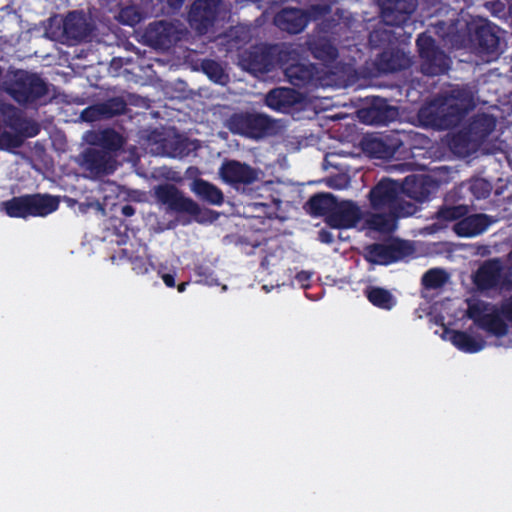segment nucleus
<instances>
[{
    "instance_id": "57",
    "label": "nucleus",
    "mask_w": 512,
    "mask_h": 512,
    "mask_svg": "<svg viewBox=\"0 0 512 512\" xmlns=\"http://www.w3.org/2000/svg\"><path fill=\"white\" fill-rule=\"evenodd\" d=\"M188 284H189L188 282H182V283L178 284V286H177L178 292H180V293L184 292L186 289V286Z\"/></svg>"
},
{
    "instance_id": "30",
    "label": "nucleus",
    "mask_w": 512,
    "mask_h": 512,
    "mask_svg": "<svg viewBox=\"0 0 512 512\" xmlns=\"http://www.w3.org/2000/svg\"><path fill=\"white\" fill-rule=\"evenodd\" d=\"M112 159L113 156L108 151H103L96 147L88 148L83 153V165L94 174L107 172L108 164Z\"/></svg>"
},
{
    "instance_id": "18",
    "label": "nucleus",
    "mask_w": 512,
    "mask_h": 512,
    "mask_svg": "<svg viewBox=\"0 0 512 512\" xmlns=\"http://www.w3.org/2000/svg\"><path fill=\"white\" fill-rule=\"evenodd\" d=\"M219 175L225 183L230 185H251L258 179L255 168L237 160H225L219 169Z\"/></svg>"
},
{
    "instance_id": "3",
    "label": "nucleus",
    "mask_w": 512,
    "mask_h": 512,
    "mask_svg": "<svg viewBox=\"0 0 512 512\" xmlns=\"http://www.w3.org/2000/svg\"><path fill=\"white\" fill-rule=\"evenodd\" d=\"M60 199L48 193L15 196L2 203L5 213L12 218L46 217L58 210Z\"/></svg>"
},
{
    "instance_id": "22",
    "label": "nucleus",
    "mask_w": 512,
    "mask_h": 512,
    "mask_svg": "<svg viewBox=\"0 0 512 512\" xmlns=\"http://www.w3.org/2000/svg\"><path fill=\"white\" fill-rule=\"evenodd\" d=\"M302 95L293 88L277 87L270 90L265 97V104L274 111L288 112L300 103Z\"/></svg>"
},
{
    "instance_id": "23",
    "label": "nucleus",
    "mask_w": 512,
    "mask_h": 512,
    "mask_svg": "<svg viewBox=\"0 0 512 512\" xmlns=\"http://www.w3.org/2000/svg\"><path fill=\"white\" fill-rule=\"evenodd\" d=\"M492 224L490 216L486 214H467L453 226V231L459 237H474L484 233Z\"/></svg>"
},
{
    "instance_id": "19",
    "label": "nucleus",
    "mask_w": 512,
    "mask_h": 512,
    "mask_svg": "<svg viewBox=\"0 0 512 512\" xmlns=\"http://www.w3.org/2000/svg\"><path fill=\"white\" fill-rule=\"evenodd\" d=\"M417 0H382L381 14L389 26H402L416 10Z\"/></svg>"
},
{
    "instance_id": "48",
    "label": "nucleus",
    "mask_w": 512,
    "mask_h": 512,
    "mask_svg": "<svg viewBox=\"0 0 512 512\" xmlns=\"http://www.w3.org/2000/svg\"><path fill=\"white\" fill-rule=\"evenodd\" d=\"M195 275L198 278L197 282L199 283H204L209 286L217 284L214 272L209 267L203 265L197 266L195 268Z\"/></svg>"
},
{
    "instance_id": "53",
    "label": "nucleus",
    "mask_w": 512,
    "mask_h": 512,
    "mask_svg": "<svg viewBox=\"0 0 512 512\" xmlns=\"http://www.w3.org/2000/svg\"><path fill=\"white\" fill-rule=\"evenodd\" d=\"M161 278L163 280V282L165 283V285L169 288H174L176 283H175V274H172V273H164L161 275Z\"/></svg>"
},
{
    "instance_id": "12",
    "label": "nucleus",
    "mask_w": 512,
    "mask_h": 512,
    "mask_svg": "<svg viewBox=\"0 0 512 512\" xmlns=\"http://www.w3.org/2000/svg\"><path fill=\"white\" fill-rule=\"evenodd\" d=\"M94 30L95 25L83 11H71L63 21V37L69 45L87 41Z\"/></svg>"
},
{
    "instance_id": "55",
    "label": "nucleus",
    "mask_w": 512,
    "mask_h": 512,
    "mask_svg": "<svg viewBox=\"0 0 512 512\" xmlns=\"http://www.w3.org/2000/svg\"><path fill=\"white\" fill-rule=\"evenodd\" d=\"M135 212H136V210H135L134 206H132L131 204H125L121 208V213L125 217H131L135 214Z\"/></svg>"
},
{
    "instance_id": "42",
    "label": "nucleus",
    "mask_w": 512,
    "mask_h": 512,
    "mask_svg": "<svg viewBox=\"0 0 512 512\" xmlns=\"http://www.w3.org/2000/svg\"><path fill=\"white\" fill-rule=\"evenodd\" d=\"M26 136L18 132H0V150L12 151L13 149L19 148L23 145Z\"/></svg>"
},
{
    "instance_id": "10",
    "label": "nucleus",
    "mask_w": 512,
    "mask_h": 512,
    "mask_svg": "<svg viewBox=\"0 0 512 512\" xmlns=\"http://www.w3.org/2000/svg\"><path fill=\"white\" fill-rule=\"evenodd\" d=\"M496 127V119L489 114L474 115L468 124L452 138L453 147L482 144Z\"/></svg>"
},
{
    "instance_id": "41",
    "label": "nucleus",
    "mask_w": 512,
    "mask_h": 512,
    "mask_svg": "<svg viewBox=\"0 0 512 512\" xmlns=\"http://www.w3.org/2000/svg\"><path fill=\"white\" fill-rule=\"evenodd\" d=\"M468 213L466 205L444 206L437 212V218L444 221H459Z\"/></svg>"
},
{
    "instance_id": "16",
    "label": "nucleus",
    "mask_w": 512,
    "mask_h": 512,
    "mask_svg": "<svg viewBox=\"0 0 512 512\" xmlns=\"http://www.w3.org/2000/svg\"><path fill=\"white\" fill-rule=\"evenodd\" d=\"M297 57L298 53L296 52L293 60H288L286 64H279L288 82L298 88L315 84L318 74L316 66L312 63L299 62Z\"/></svg>"
},
{
    "instance_id": "60",
    "label": "nucleus",
    "mask_w": 512,
    "mask_h": 512,
    "mask_svg": "<svg viewBox=\"0 0 512 512\" xmlns=\"http://www.w3.org/2000/svg\"><path fill=\"white\" fill-rule=\"evenodd\" d=\"M176 1L181 4L184 0H176Z\"/></svg>"
},
{
    "instance_id": "40",
    "label": "nucleus",
    "mask_w": 512,
    "mask_h": 512,
    "mask_svg": "<svg viewBox=\"0 0 512 512\" xmlns=\"http://www.w3.org/2000/svg\"><path fill=\"white\" fill-rule=\"evenodd\" d=\"M118 19L123 25L134 27L142 21L143 15L139 7L129 5L120 10Z\"/></svg>"
},
{
    "instance_id": "20",
    "label": "nucleus",
    "mask_w": 512,
    "mask_h": 512,
    "mask_svg": "<svg viewBox=\"0 0 512 512\" xmlns=\"http://www.w3.org/2000/svg\"><path fill=\"white\" fill-rule=\"evenodd\" d=\"M361 218V210L353 201L337 200L335 208L328 216L327 224L335 229H349L355 227Z\"/></svg>"
},
{
    "instance_id": "14",
    "label": "nucleus",
    "mask_w": 512,
    "mask_h": 512,
    "mask_svg": "<svg viewBox=\"0 0 512 512\" xmlns=\"http://www.w3.org/2000/svg\"><path fill=\"white\" fill-rule=\"evenodd\" d=\"M398 116V109L381 97H374L370 103L358 110L360 121L367 125H387Z\"/></svg>"
},
{
    "instance_id": "9",
    "label": "nucleus",
    "mask_w": 512,
    "mask_h": 512,
    "mask_svg": "<svg viewBox=\"0 0 512 512\" xmlns=\"http://www.w3.org/2000/svg\"><path fill=\"white\" fill-rule=\"evenodd\" d=\"M468 42L481 55L497 58L500 54L501 29L488 20L468 25Z\"/></svg>"
},
{
    "instance_id": "5",
    "label": "nucleus",
    "mask_w": 512,
    "mask_h": 512,
    "mask_svg": "<svg viewBox=\"0 0 512 512\" xmlns=\"http://www.w3.org/2000/svg\"><path fill=\"white\" fill-rule=\"evenodd\" d=\"M476 288L481 291H511L512 271L500 258L483 261L472 277Z\"/></svg>"
},
{
    "instance_id": "26",
    "label": "nucleus",
    "mask_w": 512,
    "mask_h": 512,
    "mask_svg": "<svg viewBox=\"0 0 512 512\" xmlns=\"http://www.w3.org/2000/svg\"><path fill=\"white\" fill-rule=\"evenodd\" d=\"M146 35L149 41L159 48H170L177 40L175 26L164 20L150 24Z\"/></svg>"
},
{
    "instance_id": "28",
    "label": "nucleus",
    "mask_w": 512,
    "mask_h": 512,
    "mask_svg": "<svg viewBox=\"0 0 512 512\" xmlns=\"http://www.w3.org/2000/svg\"><path fill=\"white\" fill-rule=\"evenodd\" d=\"M193 193L208 204L220 206L224 202V194L220 188L202 178H196L191 185Z\"/></svg>"
},
{
    "instance_id": "50",
    "label": "nucleus",
    "mask_w": 512,
    "mask_h": 512,
    "mask_svg": "<svg viewBox=\"0 0 512 512\" xmlns=\"http://www.w3.org/2000/svg\"><path fill=\"white\" fill-rule=\"evenodd\" d=\"M501 312L503 317L512 322V296L508 299V301L502 304Z\"/></svg>"
},
{
    "instance_id": "7",
    "label": "nucleus",
    "mask_w": 512,
    "mask_h": 512,
    "mask_svg": "<svg viewBox=\"0 0 512 512\" xmlns=\"http://www.w3.org/2000/svg\"><path fill=\"white\" fill-rule=\"evenodd\" d=\"M420 57V70L427 76H439L450 68V57L436 44L427 33H421L416 40Z\"/></svg>"
},
{
    "instance_id": "11",
    "label": "nucleus",
    "mask_w": 512,
    "mask_h": 512,
    "mask_svg": "<svg viewBox=\"0 0 512 512\" xmlns=\"http://www.w3.org/2000/svg\"><path fill=\"white\" fill-rule=\"evenodd\" d=\"M365 251L368 262L386 266L409 256L413 248L407 241L396 239L389 243H373Z\"/></svg>"
},
{
    "instance_id": "49",
    "label": "nucleus",
    "mask_w": 512,
    "mask_h": 512,
    "mask_svg": "<svg viewBox=\"0 0 512 512\" xmlns=\"http://www.w3.org/2000/svg\"><path fill=\"white\" fill-rule=\"evenodd\" d=\"M132 264H133V270L137 274H142V275L147 274L150 271V269L153 268V265L151 263L146 262L142 258H136Z\"/></svg>"
},
{
    "instance_id": "6",
    "label": "nucleus",
    "mask_w": 512,
    "mask_h": 512,
    "mask_svg": "<svg viewBox=\"0 0 512 512\" xmlns=\"http://www.w3.org/2000/svg\"><path fill=\"white\" fill-rule=\"evenodd\" d=\"M7 91L17 103L27 105L47 95L49 89L38 74L17 70Z\"/></svg>"
},
{
    "instance_id": "29",
    "label": "nucleus",
    "mask_w": 512,
    "mask_h": 512,
    "mask_svg": "<svg viewBox=\"0 0 512 512\" xmlns=\"http://www.w3.org/2000/svg\"><path fill=\"white\" fill-rule=\"evenodd\" d=\"M312 56L322 62L332 63L338 58V49L332 41L324 36H318L308 41Z\"/></svg>"
},
{
    "instance_id": "25",
    "label": "nucleus",
    "mask_w": 512,
    "mask_h": 512,
    "mask_svg": "<svg viewBox=\"0 0 512 512\" xmlns=\"http://www.w3.org/2000/svg\"><path fill=\"white\" fill-rule=\"evenodd\" d=\"M433 181L428 177L409 175L401 183L402 195L417 202L429 199Z\"/></svg>"
},
{
    "instance_id": "37",
    "label": "nucleus",
    "mask_w": 512,
    "mask_h": 512,
    "mask_svg": "<svg viewBox=\"0 0 512 512\" xmlns=\"http://www.w3.org/2000/svg\"><path fill=\"white\" fill-rule=\"evenodd\" d=\"M449 281V274L442 268H431L421 278L422 288L425 290L441 289Z\"/></svg>"
},
{
    "instance_id": "56",
    "label": "nucleus",
    "mask_w": 512,
    "mask_h": 512,
    "mask_svg": "<svg viewBox=\"0 0 512 512\" xmlns=\"http://www.w3.org/2000/svg\"><path fill=\"white\" fill-rule=\"evenodd\" d=\"M91 207H92V203H88V202H87V203H80L78 208H79V211H80L81 213H87V212H88V210H89Z\"/></svg>"
},
{
    "instance_id": "47",
    "label": "nucleus",
    "mask_w": 512,
    "mask_h": 512,
    "mask_svg": "<svg viewBox=\"0 0 512 512\" xmlns=\"http://www.w3.org/2000/svg\"><path fill=\"white\" fill-rule=\"evenodd\" d=\"M246 209L251 212L252 217L263 218L271 217L274 213L273 206L269 203L252 202L246 206Z\"/></svg>"
},
{
    "instance_id": "8",
    "label": "nucleus",
    "mask_w": 512,
    "mask_h": 512,
    "mask_svg": "<svg viewBox=\"0 0 512 512\" xmlns=\"http://www.w3.org/2000/svg\"><path fill=\"white\" fill-rule=\"evenodd\" d=\"M229 128L233 133L261 139L275 133V121L265 114L241 112L231 116Z\"/></svg>"
},
{
    "instance_id": "21",
    "label": "nucleus",
    "mask_w": 512,
    "mask_h": 512,
    "mask_svg": "<svg viewBox=\"0 0 512 512\" xmlns=\"http://www.w3.org/2000/svg\"><path fill=\"white\" fill-rule=\"evenodd\" d=\"M308 22V14L299 8H283L274 16V24L290 34L302 32Z\"/></svg>"
},
{
    "instance_id": "4",
    "label": "nucleus",
    "mask_w": 512,
    "mask_h": 512,
    "mask_svg": "<svg viewBox=\"0 0 512 512\" xmlns=\"http://www.w3.org/2000/svg\"><path fill=\"white\" fill-rule=\"evenodd\" d=\"M154 196L157 203L164 205L167 211L187 214L198 223H203L206 220L208 210H203L197 202L190 197H186L173 184L164 183L157 185L154 189Z\"/></svg>"
},
{
    "instance_id": "33",
    "label": "nucleus",
    "mask_w": 512,
    "mask_h": 512,
    "mask_svg": "<svg viewBox=\"0 0 512 512\" xmlns=\"http://www.w3.org/2000/svg\"><path fill=\"white\" fill-rule=\"evenodd\" d=\"M377 63L381 71L390 73L406 69L409 65V60L405 54L399 50L384 51L379 54Z\"/></svg>"
},
{
    "instance_id": "34",
    "label": "nucleus",
    "mask_w": 512,
    "mask_h": 512,
    "mask_svg": "<svg viewBox=\"0 0 512 512\" xmlns=\"http://www.w3.org/2000/svg\"><path fill=\"white\" fill-rule=\"evenodd\" d=\"M367 300L375 307L382 310H391L397 303L393 294L379 286H367L363 291Z\"/></svg>"
},
{
    "instance_id": "31",
    "label": "nucleus",
    "mask_w": 512,
    "mask_h": 512,
    "mask_svg": "<svg viewBox=\"0 0 512 512\" xmlns=\"http://www.w3.org/2000/svg\"><path fill=\"white\" fill-rule=\"evenodd\" d=\"M502 316L501 309L492 306L491 311L483 319L478 328L497 338H502L508 334L509 330V326Z\"/></svg>"
},
{
    "instance_id": "59",
    "label": "nucleus",
    "mask_w": 512,
    "mask_h": 512,
    "mask_svg": "<svg viewBox=\"0 0 512 512\" xmlns=\"http://www.w3.org/2000/svg\"><path fill=\"white\" fill-rule=\"evenodd\" d=\"M265 261H266V258L261 262V265L264 266L265 265Z\"/></svg>"
},
{
    "instance_id": "54",
    "label": "nucleus",
    "mask_w": 512,
    "mask_h": 512,
    "mask_svg": "<svg viewBox=\"0 0 512 512\" xmlns=\"http://www.w3.org/2000/svg\"><path fill=\"white\" fill-rule=\"evenodd\" d=\"M296 280L304 286L307 282L310 281L311 273L307 271H300L296 274Z\"/></svg>"
},
{
    "instance_id": "44",
    "label": "nucleus",
    "mask_w": 512,
    "mask_h": 512,
    "mask_svg": "<svg viewBox=\"0 0 512 512\" xmlns=\"http://www.w3.org/2000/svg\"><path fill=\"white\" fill-rule=\"evenodd\" d=\"M402 196H399L395 205L389 211L395 218L407 217L416 212V206L409 201H405Z\"/></svg>"
},
{
    "instance_id": "45",
    "label": "nucleus",
    "mask_w": 512,
    "mask_h": 512,
    "mask_svg": "<svg viewBox=\"0 0 512 512\" xmlns=\"http://www.w3.org/2000/svg\"><path fill=\"white\" fill-rule=\"evenodd\" d=\"M489 306L490 304L486 302H477L474 304L469 305L468 307V317L473 320V322L479 327V325L482 323L483 319L487 316L489 313Z\"/></svg>"
},
{
    "instance_id": "27",
    "label": "nucleus",
    "mask_w": 512,
    "mask_h": 512,
    "mask_svg": "<svg viewBox=\"0 0 512 512\" xmlns=\"http://www.w3.org/2000/svg\"><path fill=\"white\" fill-rule=\"evenodd\" d=\"M90 144L103 151H108L111 155L119 151L123 144V136L113 128H105L103 130L93 132L89 140Z\"/></svg>"
},
{
    "instance_id": "52",
    "label": "nucleus",
    "mask_w": 512,
    "mask_h": 512,
    "mask_svg": "<svg viewBox=\"0 0 512 512\" xmlns=\"http://www.w3.org/2000/svg\"><path fill=\"white\" fill-rule=\"evenodd\" d=\"M319 240L322 243L330 244L334 241V237L331 232H329L325 229H322L319 231Z\"/></svg>"
},
{
    "instance_id": "58",
    "label": "nucleus",
    "mask_w": 512,
    "mask_h": 512,
    "mask_svg": "<svg viewBox=\"0 0 512 512\" xmlns=\"http://www.w3.org/2000/svg\"><path fill=\"white\" fill-rule=\"evenodd\" d=\"M181 153H182V150H179V151H178V149H177V148H175L173 152L168 153V154H169L170 156H176V155L181 154Z\"/></svg>"
},
{
    "instance_id": "43",
    "label": "nucleus",
    "mask_w": 512,
    "mask_h": 512,
    "mask_svg": "<svg viewBox=\"0 0 512 512\" xmlns=\"http://www.w3.org/2000/svg\"><path fill=\"white\" fill-rule=\"evenodd\" d=\"M385 148L387 150L389 158H393L400 148L403 146V140L401 134L398 131L392 130L389 133L381 134Z\"/></svg>"
},
{
    "instance_id": "24",
    "label": "nucleus",
    "mask_w": 512,
    "mask_h": 512,
    "mask_svg": "<svg viewBox=\"0 0 512 512\" xmlns=\"http://www.w3.org/2000/svg\"><path fill=\"white\" fill-rule=\"evenodd\" d=\"M127 109V103L121 97L110 98L95 107L86 108L82 112V118L86 121H93L97 118H111L124 114Z\"/></svg>"
},
{
    "instance_id": "36",
    "label": "nucleus",
    "mask_w": 512,
    "mask_h": 512,
    "mask_svg": "<svg viewBox=\"0 0 512 512\" xmlns=\"http://www.w3.org/2000/svg\"><path fill=\"white\" fill-rule=\"evenodd\" d=\"M361 148L365 154L372 158L390 159L381 135H367L363 137L361 140Z\"/></svg>"
},
{
    "instance_id": "39",
    "label": "nucleus",
    "mask_w": 512,
    "mask_h": 512,
    "mask_svg": "<svg viewBox=\"0 0 512 512\" xmlns=\"http://www.w3.org/2000/svg\"><path fill=\"white\" fill-rule=\"evenodd\" d=\"M395 217L389 214H373L368 220L369 227L381 233L391 232L394 227Z\"/></svg>"
},
{
    "instance_id": "15",
    "label": "nucleus",
    "mask_w": 512,
    "mask_h": 512,
    "mask_svg": "<svg viewBox=\"0 0 512 512\" xmlns=\"http://www.w3.org/2000/svg\"><path fill=\"white\" fill-rule=\"evenodd\" d=\"M402 195L401 183L390 178L380 180L369 192V200L374 210L388 209L395 205Z\"/></svg>"
},
{
    "instance_id": "2",
    "label": "nucleus",
    "mask_w": 512,
    "mask_h": 512,
    "mask_svg": "<svg viewBox=\"0 0 512 512\" xmlns=\"http://www.w3.org/2000/svg\"><path fill=\"white\" fill-rule=\"evenodd\" d=\"M296 50L287 46L277 44L254 45L245 50L240 56L241 67L253 74H266L274 70L279 64H286L293 60Z\"/></svg>"
},
{
    "instance_id": "17",
    "label": "nucleus",
    "mask_w": 512,
    "mask_h": 512,
    "mask_svg": "<svg viewBox=\"0 0 512 512\" xmlns=\"http://www.w3.org/2000/svg\"><path fill=\"white\" fill-rule=\"evenodd\" d=\"M3 124L26 137H35L40 133L37 122L26 118L23 112L11 104H4L0 108Z\"/></svg>"
},
{
    "instance_id": "32",
    "label": "nucleus",
    "mask_w": 512,
    "mask_h": 512,
    "mask_svg": "<svg viewBox=\"0 0 512 512\" xmlns=\"http://www.w3.org/2000/svg\"><path fill=\"white\" fill-rule=\"evenodd\" d=\"M451 343L465 353H477L484 349L486 342L482 338L476 339L465 331L452 330L450 332Z\"/></svg>"
},
{
    "instance_id": "38",
    "label": "nucleus",
    "mask_w": 512,
    "mask_h": 512,
    "mask_svg": "<svg viewBox=\"0 0 512 512\" xmlns=\"http://www.w3.org/2000/svg\"><path fill=\"white\" fill-rule=\"evenodd\" d=\"M201 70L211 81L216 84L225 85L229 80V76L225 72L221 63L214 59H203L201 61Z\"/></svg>"
},
{
    "instance_id": "35",
    "label": "nucleus",
    "mask_w": 512,
    "mask_h": 512,
    "mask_svg": "<svg viewBox=\"0 0 512 512\" xmlns=\"http://www.w3.org/2000/svg\"><path fill=\"white\" fill-rule=\"evenodd\" d=\"M337 200L338 199L330 193H319L310 197L307 205L311 214L316 216H325L327 222L328 216L331 215L335 208Z\"/></svg>"
},
{
    "instance_id": "13",
    "label": "nucleus",
    "mask_w": 512,
    "mask_h": 512,
    "mask_svg": "<svg viewBox=\"0 0 512 512\" xmlns=\"http://www.w3.org/2000/svg\"><path fill=\"white\" fill-rule=\"evenodd\" d=\"M222 0H196L189 11L190 25L199 33L205 34L213 27Z\"/></svg>"
},
{
    "instance_id": "1",
    "label": "nucleus",
    "mask_w": 512,
    "mask_h": 512,
    "mask_svg": "<svg viewBox=\"0 0 512 512\" xmlns=\"http://www.w3.org/2000/svg\"><path fill=\"white\" fill-rule=\"evenodd\" d=\"M474 107L472 90L457 85L435 99L429 108L421 109L420 116L431 127L447 130L458 126Z\"/></svg>"
},
{
    "instance_id": "46",
    "label": "nucleus",
    "mask_w": 512,
    "mask_h": 512,
    "mask_svg": "<svg viewBox=\"0 0 512 512\" xmlns=\"http://www.w3.org/2000/svg\"><path fill=\"white\" fill-rule=\"evenodd\" d=\"M470 190L475 198L485 199L490 195L492 186L487 180L478 178L471 182Z\"/></svg>"
},
{
    "instance_id": "51",
    "label": "nucleus",
    "mask_w": 512,
    "mask_h": 512,
    "mask_svg": "<svg viewBox=\"0 0 512 512\" xmlns=\"http://www.w3.org/2000/svg\"><path fill=\"white\" fill-rule=\"evenodd\" d=\"M445 28H446V22H444V21H438V22L434 25L435 33H436L439 37H441V38H443V39H445L446 37H448V36H449V33H448V32H446Z\"/></svg>"
}]
</instances>
